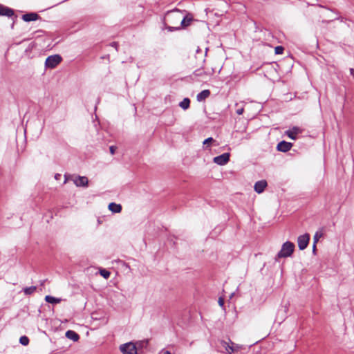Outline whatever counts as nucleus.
Instances as JSON below:
<instances>
[{"instance_id": "obj_15", "label": "nucleus", "mask_w": 354, "mask_h": 354, "mask_svg": "<svg viewBox=\"0 0 354 354\" xmlns=\"http://www.w3.org/2000/svg\"><path fill=\"white\" fill-rule=\"evenodd\" d=\"M39 18V16L35 12H30L25 14L22 16L24 21L29 22L32 21H36Z\"/></svg>"}, {"instance_id": "obj_14", "label": "nucleus", "mask_w": 354, "mask_h": 354, "mask_svg": "<svg viewBox=\"0 0 354 354\" xmlns=\"http://www.w3.org/2000/svg\"><path fill=\"white\" fill-rule=\"evenodd\" d=\"M220 344L222 347L225 349V351H221L222 353H226L227 354H232L234 353V349L232 348V344H230V343L227 342L225 340H221Z\"/></svg>"}, {"instance_id": "obj_11", "label": "nucleus", "mask_w": 354, "mask_h": 354, "mask_svg": "<svg viewBox=\"0 0 354 354\" xmlns=\"http://www.w3.org/2000/svg\"><path fill=\"white\" fill-rule=\"evenodd\" d=\"M73 182L77 187H87L88 184V178L86 176H78L73 180Z\"/></svg>"}, {"instance_id": "obj_25", "label": "nucleus", "mask_w": 354, "mask_h": 354, "mask_svg": "<svg viewBox=\"0 0 354 354\" xmlns=\"http://www.w3.org/2000/svg\"><path fill=\"white\" fill-rule=\"evenodd\" d=\"M19 342L24 346H27L29 344V339L26 335L21 336L19 338Z\"/></svg>"}, {"instance_id": "obj_26", "label": "nucleus", "mask_w": 354, "mask_h": 354, "mask_svg": "<svg viewBox=\"0 0 354 354\" xmlns=\"http://www.w3.org/2000/svg\"><path fill=\"white\" fill-rule=\"evenodd\" d=\"M230 344H232V348L234 349V353L240 351L242 348V346L239 344H235L231 340H230Z\"/></svg>"}, {"instance_id": "obj_9", "label": "nucleus", "mask_w": 354, "mask_h": 354, "mask_svg": "<svg viewBox=\"0 0 354 354\" xmlns=\"http://www.w3.org/2000/svg\"><path fill=\"white\" fill-rule=\"evenodd\" d=\"M303 130L298 127H293L292 128L285 131V134L292 140H296L297 136L301 133Z\"/></svg>"}, {"instance_id": "obj_22", "label": "nucleus", "mask_w": 354, "mask_h": 354, "mask_svg": "<svg viewBox=\"0 0 354 354\" xmlns=\"http://www.w3.org/2000/svg\"><path fill=\"white\" fill-rule=\"evenodd\" d=\"M37 289L36 286H30V287H26L23 289V292L26 295H32Z\"/></svg>"}, {"instance_id": "obj_24", "label": "nucleus", "mask_w": 354, "mask_h": 354, "mask_svg": "<svg viewBox=\"0 0 354 354\" xmlns=\"http://www.w3.org/2000/svg\"><path fill=\"white\" fill-rule=\"evenodd\" d=\"M323 236V233L322 231H317L316 232L315 234L314 235V237H313V243L315 244H317V241H319V239Z\"/></svg>"}, {"instance_id": "obj_8", "label": "nucleus", "mask_w": 354, "mask_h": 354, "mask_svg": "<svg viewBox=\"0 0 354 354\" xmlns=\"http://www.w3.org/2000/svg\"><path fill=\"white\" fill-rule=\"evenodd\" d=\"M230 154L229 153H224L220 156L214 158L213 161L218 165H225L230 160Z\"/></svg>"}, {"instance_id": "obj_13", "label": "nucleus", "mask_w": 354, "mask_h": 354, "mask_svg": "<svg viewBox=\"0 0 354 354\" xmlns=\"http://www.w3.org/2000/svg\"><path fill=\"white\" fill-rule=\"evenodd\" d=\"M0 15L10 17L14 15V11L12 9L0 4Z\"/></svg>"}, {"instance_id": "obj_5", "label": "nucleus", "mask_w": 354, "mask_h": 354, "mask_svg": "<svg viewBox=\"0 0 354 354\" xmlns=\"http://www.w3.org/2000/svg\"><path fill=\"white\" fill-rule=\"evenodd\" d=\"M120 349L123 354H137V347L132 342L121 345Z\"/></svg>"}, {"instance_id": "obj_27", "label": "nucleus", "mask_w": 354, "mask_h": 354, "mask_svg": "<svg viewBox=\"0 0 354 354\" xmlns=\"http://www.w3.org/2000/svg\"><path fill=\"white\" fill-rule=\"evenodd\" d=\"M284 51V48L281 46H278L275 47L274 52L277 55H281L283 54Z\"/></svg>"}, {"instance_id": "obj_29", "label": "nucleus", "mask_w": 354, "mask_h": 354, "mask_svg": "<svg viewBox=\"0 0 354 354\" xmlns=\"http://www.w3.org/2000/svg\"><path fill=\"white\" fill-rule=\"evenodd\" d=\"M244 111V109L243 107H241V108H239L236 110V113L238 114V115H241L243 114Z\"/></svg>"}, {"instance_id": "obj_6", "label": "nucleus", "mask_w": 354, "mask_h": 354, "mask_svg": "<svg viewBox=\"0 0 354 354\" xmlns=\"http://www.w3.org/2000/svg\"><path fill=\"white\" fill-rule=\"evenodd\" d=\"M213 74V70L212 71H207L203 67H201L196 70H195L193 73V75L195 77H200L201 80H205L212 76Z\"/></svg>"}, {"instance_id": "obj_3", "label": "nucleus", "mask_w": 354, "mask_h": 354, "mask_svg": "<svg viewBox=\"0 0 354 354\" xmlns=\"http://www.w3.org/2000/svg\"><path fill=\"white\" fill-rule=\"evenodd\" d=\"M62 61V57L59 55L48 56L45 61V66L49 68H55Z\"/></svg>"}, {"instance_id": "obj_20", "label": "nucleus", "mask_w": 354, "mask_h": 354, "mask_svg": "<svg viewBox=\"0 0 354 354\" xmlns=\"http://www.w3.org/2000/svg\"><path fill=\"white\" fill-rule=\"evenodd\" d=\"M45 301L50 304H58L61 302L62 299L56 298L50 295H46L45 297Z\"/></svg>"}, {"instance_id": "obj_33", "label": "nucleus", "mask_w": 354, "mask_h": 354, "mask_svg": "<svg viewBox=\"0 0 354 354\" xmlns=\"http://www.w3.org/2000/svg\"><path fill=\"white\" fill-rule=\"evenodd\" d=\"M350 73L351 75H353V78H354V69L353 68H350Z\"/></svg>"}, {"instance_id": "obj_30", "label": "nucleus", "mask_w": 354, "mask_h": 354, "mask_svg": "<svg viewBox=\"0 0 354 354\" xmlns=\"http://www.w3.org/2000/svg\"><path fill=\"white\" fill-rule=\"evenodd\" d=\"M109 150H110V153L113 155L115 152V150H116V147L115 146H111L109 147Z\"/></svg>"}, {"instance_id": "obj_32", "label": "nucleus", "mask_w": 354, "mask_h": 354, "mask_svg": "<svg viewBox=\"0 0 354 354\" xmlns=\"http://www.w3.org/2000/svg\"><path fill=\"white\" fill-rule=\"evenodd\" d=\"M117 45L118 44L116 42H113L111 44V46L113 47H115L117 49Z\"/></svg>"}, {"instance_id": "obj_17", "label": "nucleus", "mask_w": 354, "mask_h": 354, "mask_svg": "<svg viewBox=\"0 0 354 354\" xmlns=\"http://www.w3.org/2000/svg\"><path fill=\"white\" fill-rule=\"evenodd\" d=\"M210 95V91L209 90H203L199 93H198L196 98L197 100L199 102H201L203 100H205L206 98H207Z\"/></svg>"}, {"instance_id": "obj_18", "label": "nucleus", "mask_w": 354, "mask_h": 354, "mask_svg": "<svg viewBox=\"0 0 354 354\" xmlns=\"http://www.w3.org/2000/svg\"><path fill=\"white\" fill-rule=\"evenodd\" d=\"M109 209L113 213H120L122 211V206L120 204L111 203L109 205Z\"/></svg>"}, {"instance_id": "obj_1", "label": "nucleus", "mask_w": 354, "mask_h": 354, "mask_svg": "<svg viewBox=\"0 0 354 354\" xmlns=\"http://www.w3.org/2000/svg\"><path fill=\"white\" fill-rule=\"evenodd\" d=\"M295 250V244L290 241L285 242L281 247L280 251L277 253L275 260L280 258H286L290 257Z\"/></svg>"}, {"instance_id": "obj_31", "label": "nucleus", "mask_w": 354, "mask_h": 354, "mask_svg": "<svg viewBox=\"0 0 354 354\" xmlns=\"http://www.w3.org/2000/svg\"><path fill=\"white\" fill-rule=\"evenodd\" d=\"M218 304H219V306H224V300H223V298L220 297V298L218 299Z\"/></svg>"}, {"instance_id": "obj_23", "label": "nucleus", "mask_w": 354, "mask_h": 354, "mask_svg": "<svg viewBox=\"0 0 354 354\" xmlns=\"http://www.w3.org/2000/svg\"><path fill=\"white\" fill-rule=\"evenodd\" d=\"M100 274L101 276H102L104 279H107L109 278L111 272L106 269H101L100 270Z\"/></svg>"}, {"instance_id": "obj_34", "label": "nucleus", "mask_w": 354, "mask_h": 354, "mask_svg": "<svg viewBox=\"0 0 354 354\" xmlns=\"http://www.w3.org/2000/svg\"><path fill=\"white\" fill-rule=\"evenodd\" d=\"M315 251H316V244H315L313 243V253H315Z\"/></svg>"}, {"instance_id": "obj_12", "label": "nucleus", "mask_w": 354, "mask_h": 354, "mask_svg": "<svg viewBox=\"0 0 354 354\" xmlns=\"http://www.w3.org/2000/svg\"><path fill=\"white\" fill-rule=\"evenodd\" d=\"M267 185H268L267 182L265 180H261L257 181L254 184V191L256 192H257L258 194H261L264 191V189L267 187Z\"/></svg>"}, {"instance_id": "obj_35", "label": "nucleus", "mask_w": 354, "mask_h": 354, "mask_svg": "<svg viewBox=\"0 0 354 354\" xmlns=\"http://www.w3.org/2000/svg\"><path fill=\"white\" fill-rule=\"evenodd\" d=\"M60 176H61V175H60V174H55V179H57V180H58V179L59 178V177H60Z\"/></svg>"}, {"instance_id": "obj_21", "label": "nucleus", "mask_w": 354, "mask_h": 354, "mask_svg": "<svg viewBox=\"0 0 354 354\" xmlns=\"http://www.w3.org/2000/svg\"><path fill=\"white\" fill-rule=\"evenodd\" d=\"M190 100L187 97L184 98L179 104V106L183 109L186 110L189 107Z\"/></svg>"}, {"instance_id": "obj_28", "label": "nucleus", "mask_w": 354, "mask_h": 354, "mask_svg": "<svg viewBox=\"0 0 354 354\" xmlns=\"http://www.w3.org/2000/svg\"><path fill=\"white\" fill-rule=\"evenodd\" d=\"M213 142H215V140L212 137H209L203 141V145H205Z\"/></svg>"}, {"instance_id": "obj_4", "label": "nucleus", "mask_w": 354, "mask_h": 354, "mask_svg": "<svg viewBox=\"0 0 354 354\" xmlns=\"http://www.w3.org/2000/svg\"><path fill=\"white\" fill-rule=\"evenodd\" d=\"M180 11L176 8L173 10L169 11L167 13V19L169 21L171 24H172L173 26H176L178 24L180 25V16L178 14H174L175 12H180Z\"/></svg>"}, {"instance_id": "obj_7", "label": "nucleus", "mask_w": 354, "mask_h": 354, "mask_svg": "<svg viewBox=\"0 0 354 354\" xmlns=\"http://www.w3.org/2000/svg\"><path fill=\"white\" fill-rule=\"evenodd\" d=\"M310 240V235L307 233L301 235L297 239V243L299 250H304L308 245Z\"/></svg>"}, {"instance_id": "obj_10", "label": "nucleus", "mask_w": 354, "mask_h": 354, "mask_svg": "<svg viewBox=\"0 0 354 354\" xmlns=\"http://www.w3.org/2000/svg\"><path fill=\"white\" fill-rule=\"evenodd\" d=\"M292 144L286 141H281L277 146V149L281 152H287L290 150Z\"/></svg>"}, {"instance_id": "obj_19", "label": "nucleus", "mask_w": 354, "mask_h": 354, "mask_svg": "<svg viewBox=\"0 0 354 354\" xmlns=\"http://www.w3.org/2000/svg\"><path fill=\"white\" fill-rule=\"evenodd\" d=\"M207 50L208 48H205V54L203 55V51L201 49H200L199 48H197L196 51V59H199L201 58L202 59V63H204L205 59V57L207 55Z\"/></svg>"}, {"instance_id": "obj_37", "label": "nucleus", "mask_w": 354, "mask_h": 354, "mask_svg": "<svg viewBox=\"0 0 354 354\" xmlns=\"http://www.w3.org/2000/svg\"><path fill=\"white\" fill-rule=\"evenodd\" d=\"M65 178H66V179H65V180H64V183H66L67 178H66V175H65Z\"/></svg>"}, {"instance_id": "obj_2", "label": "nucleus", "mask_w": 354, "mask_h": 354, "mask_svg": "<svg viewBox=\"0 0 354 354\" xmlns=\"http://www.w3.org/2000/svg\"><path fill=\"white\" fill-rule=\"evenodd\" d=\"M193 18L192 16L187 15L186 17H183V19H180V25L176 26H167L166 28L170 31H176L179 30L182 28H185L186 27L189 26L191 24V22L192 21Z\"/></svg>"}, {"instance_id": "obj_16", "label": "nucleus", "mask_w": 354, "mask_h": 354, "mask_svg": "<svg viewBox=\"0 0 354 354\" xmlns=\"http://www.w3.org/2000/svg\"><path fill=\"white\" fill-rule=\"evenodd\" d=\"M65 335L68 339H71L73 342H77L80 339V335L76 332L71 330H67Z\"/></svg>"}, {"instance_id": "obj_36", "label": "nucleus", "mask_w": 354, "mask_h": 354, "mask_svg": "<svg viewBox=\"0 0 354 354\" xmlns=\"http://www.w3.org/2000/svg\"><path fill=\"white\" fill-rule=\"evenodd\" d=\"M163 354H171V353L169 351H164Z\"/></svg>"}]
</instances>
